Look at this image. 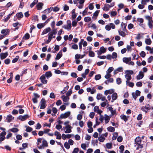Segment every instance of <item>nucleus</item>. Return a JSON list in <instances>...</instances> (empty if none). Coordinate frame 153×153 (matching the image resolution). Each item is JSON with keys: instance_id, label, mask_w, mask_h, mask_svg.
Returning <instances> with one entry per match:
<instances>
[{"instance_id": "9", "label": "nucleus", "mask_w": 153, "mask_h": 153, "mask_svg": "<svg viewBox=\"0 0 153 153\" xmlns=\"http://www.w3.org/2000/svg\"><path fill=\"white\" fill-rule=\"evenodd\" d=\"M14 119V117H13L11 115H9L7 116L6 119V121L8 123L11 122L12 120Z\"/></svg>"}, {"instance_id": "39", "label": "nucleus", "mask_w": 153, "mask_h": 153, "mask_svg": "<svg viewBox=\"0 0 153 153\" xmlns=\"http://www.w3.org/2000/svg\"><path fill=\"white\" fill-rule=\"evenodd\" d=\"M38 2V0H34L32 3L30 4V6L31 8H32Z\"/></svg>"}, {"instance_id": "48", "label": "nucleus", "mask_w": 153, "mask_h": 153, "mask_svg": "<svg viewBox=\"0 0 153 153\" xmlns=\"http://www.w3.org/2000/svg\"><path fill=\"white\" fill-rule=\"evenodd\" d=\"M101 78V75L100 74L96 75L95 76V79L96 80H98Z\"/></svg>"}, {"instance_id": "56", "label": "nucleus", "mask_w": 153, "mask_h": 153, "mask_svg": "<svg viewBox=\"0 0 153 153\" xmlns=\"http://www.w3.org/2000/svg\"><path fill=\"white\" fill-rule=\"evenodd\" d=\"M33 130V129L32 128L28 126L27 127L26 131L27 132H30Z\"/></svg>"}, {"instance_id": "47", "label": "nucleus", "mask_w": 153, "mask_h": 153, "mask_svg": "<svg viewBox=\"0 0 153 153\" xmlns=\"http://www.w3.org/2000/svg\"><path fill=\"white\" fill-rule=\"evenodd\" d=\"M64 146L67 149H69L70 147L69 144L67 142H65L64 144Z\"/></svg>"}, {"instance_id": "35", "label": "nucleus", "mask_w": 153, "mask_h": 153, "mask_svg": "<svg viewBox=\"0 0 153 153\" xmlns=\"http://www.w3.org/2000/svg\"><path fill=\"white\" fill-rule=\"evenodd\" d=\"M76 16V14L75 12V10L73 9L72 11V19H74Z\"/></svg>"}, {"instance_id": "7", "label": "nucleus", "mask_w": 153, "mask_h": 153, "mask_svg": "<svg viewBox=\"0 0 153 153\" xmlns=\"http://www.w3.org/2000/svg\"><path fill=\"white\" fill-rule=\"evenodd\" d=\"M29 117V116L28 114H26L24 116L20 115L19 116L18 119L19 120H21L22 121H24L26 120L27 118Z\"/></svg>"}, {"instance_id": "58", "label": "nucleus", "mask_w": 153, "mask_h": 153, "mask_svg": "<svg viewBox=\"0 0 153 153\" xmlns=\"http://www.w3.org/2000/svg\"><path fill=\"white\" fill-rule=\"evenodd\" d=\"M25 38V39L27 40L28 39L30 38V35L28 33L25 34L23 38Z\"/></svg>"}, {"instance_id": "12", "label": "nucleus", "mask_w": 153, "mask_h": 153, "mask_svg": "<svg viewBox=\"0 0 153 153\" xmlns=\"http://www.w3.org/2000/svg\"><path fill=\"white\" fill-rule=\"evenodd\" d=\"M100 51H98V54H101L102 53H104L106 52V49L103 46L100 48Z\"/></svg>"}, {"instance_id": "42", "label": "nucleus", "mask_w": 153, "mask_h": 153, "mask_svg": "<svg viewBox=\"0 0 153 153\" xmlns=\"http://www.w3.org/2000/svg\"><path fill=\"white\" fill-rule=\"evenodd\" d=\"M106 147L108 149H110L112 147V144L110 143H107L106 144Z\"/></svg>"}, {"instance_id": "38", "label": "nucleus", "mask_w": 153, "mask_h": 153, "mask_svg": "<svg viewBox=\"0 0 153 153\" xmlns=\"http://www.w3.org/2000/svg\"><path fill=\"white\" fill-rule=\"evenodd\" d=\"M118 136V133L116 132H114L113 134V136L112 137V139L113 140H115L117 138V137Z\"/></svg>"}, {"instance_id": "31", "label": "nucleus", "mask_w": 153, "mask_h": 153, "mask_svg": "<svg viewBox=\"0 0 153 153\" xmlns=\"http://www.w3.org/2000/svg\"><path fill=\"white\" fill-rule=\"evenodd\" d=\"M113 100H116L117 97V95L116 93H114L111 96Z\"/></svg>"}, {"instance_id": "54", "label": "nucleus", "mask_w": 153, "mask_h": 153, "mask_svg": "<svg viewBox=\"0 0 153 153\" xmlns=\"http://www.w3.org/2000/svg\"><path fill=\"white\" fill-rule=\"evenodd\" d=\"M116 82L117 83L118 85H119L121 84L122 82L121 79L119 78H117L116 79Z\"/></svg>"}, {"instance_id": "26", "label": "nucleus", "mask_w": 153, "mask_h": 153, "mask_svg": "<svg viewBox=\"0 0 153 153\" xmlns=\"http://www.w3.org/2000/svg\"><path fill=\"white\" fill-rule=\"evenodd\" d=\"M51 30V29L50 27H48L47 28H46L43 31L42 34H45L48 32L50 31Z\"/></svg>"}, {"instance_id": "16", "label": "nucleus", "mask_w": 153, "mask_h": 153, "mask_svg": "<svg viewBox=\"0 0 153 153\" xmlns=\"http://www.w3.org/2000/svg\"><path fill=\"white\" fill-rule=\"evenodd\" d=\"M8 55L7 52L5 53H0V56L1 59L2 60L5 59Z\"/></svg>"}, {"instance_id": "1", "label": "nucleus", "mask_w": 153, "mask_h": 153, "mask_svg": "<svg viewBox=\"0 0 153 153\" xmlns=\"http://www.w3.org/2000/svg\"><path fill=\"white\" fill-rule=\"evenodd\" d=\"M135 143L138 145L137 149H138L139 148H142L143 147L142 144H141V138L140 137H137L135 139Z\"/></svg>"}, {"instance_id": "14", "label": "nucleus", "mask_w": 153, "mask_h": 153, "mask_svg": "<svg viewBox=\"0 0 153 153\" xmlns=\"http://www.w3.org/2000/svg\"><path fill=\"white\" fill-rule=\"evenodd\" d=\"M144 74L143 73L140 71L139 72V74L137 76V79L138 80L142 79L144 77Z\"/></svg>"}, {"instance_id": "27", "label": "nucleus", "mask_w": 153, "mask_h": 153, "mask_svg": "<svg viewBox=\"0 0 153 153\" xmlns=\"http://www.w3.org/2000/svg\"><path fill=\"white\" fill-rule=\"evenodd\" d=\"M53 7H50L44 10L43 12L45 13L48 14L50 13L53 10Z\"/></svg>"}, {"instance_id": "24", "label": "nucleus", "mask_w": 153, "mask_h": 153, "mask_svg": "<svg viewBox=\"0 0 153 153\" xmlns=\"http://www.w3.org/2000/svg\"><path fill=\"white\" fill-rule=\"evenodd\" d=\"M16 16L19 20H20L21 18L23 17V15L22 12L17 13L16 15Z\"/></svg>"}, {"instance_id": "41", "label": "nucleus", "mask_w": 153, "mask_h": 153, "mask_svg": "<svg viewBox=\"0 0 153 153\" xmlns=\"http://www.w3.org/2000/svg\"><path fill=\"white\" fill-rule=\"evenodd\" d=\"M114 70V68L112 67H109L107 71H106L107 74H109L110 73Z\"/></svg>"}, {"instance_id": "23", "label": "nucleus", "mask_w": 153, "mask_h": 153, "mask_svg": "<svg viewBox=\"0 0 153 153\" xmlns=\"http://www.w3.org/2000/svg\"><path fill=\"white\" fill-rule=\"evenodd\" d=\"M43 5V4L41 2L38 3L36 5V7L37 10H41L42 7Z\"/></svg>"}, {"instance_id": "5", "label": "nucleus", "mask_w": 153, "mask_h": 153, "mask_svg": "<svg viewBox=\"0 0 153 153\" xmlns=\"http://www.w3.org/2000/svg\"><path fill=\"white\" fill-rule=\"evenodd\" d=\"M71 114V112L70 111H68L64 114H62L60 115V117L61 119L66 118L68 117Z\"/></svg>"}, {"instance_id": "63", "label": "nucleus", "mask_w": 153, "mask_h": 153, "mask_svg": "<svg viewBox=\"0 0 153 153\" xmlns=\"http://www.w3.org/2000/svg\"><path fill=\"white\" fill-rule=\"evenodd\" d=\"M117 140L118 142H121L123 140V137L121 136H119L117 138Z\"/></svg>"}, {"instance_id": "61", "label": "nucleus", "mask_w": 153, "mask_h": 153, "mask_svg": "<svg viewBox=\"0 0 153 153\" xmlns=\"http://www.w3.org/2000/svg\"><path fill=\"white\" fill-rule=\"evenodd\" d=\"M16 138L18 140H21L22 139V136L20 134H18L16 136Z\"/></svg>"}, {"instance_id": "57", "label": "nucleus", "mask_w": 153, "mask_h": 153, "mask_svg": "<svg viewBox=\"0 0 153 153\" xmlns=\"http://www.w3.org/2000/svg\"><path fill=\"white\" fill-rule=\"evenodd\" d=\"M100 12V10H96L93 14V16L97 17Z\"/></svg>"}, {"instance_id": "29", "label": "nucleus", "mask_w": 153, "mask_h": 153, "mask_svg": "<svg viewBox=\"0 0 153 153\" xmlns=\"http://www.w3.org/2000/svg\"><path fill=\"white\" fill-rule=\"evenodd\" d=\"M123 68L122 67H120L117 68L114 70V74H116L119 72H121L123 71Z\"/></svg>"}, {"instance_id": "44", "label": "nucleus", "mask_w": 153, "mask_h": 153, "mask_svg": "<svg viewBox=\"0 0 153 153\" xmlns=\"http://www.w3.org/2000/svg\"><path fill=\"white\" fill-rule=\"evenodd\" d=\"M42 144L43 146L44 147L48 146V144L47 141L45 139H43V140L42 141Z\"/></svg>"}, {"instance_id": "46", "label": "nucleus", "mask_w": 153, "mask_h": 153, "mask_svg": "<svg viewBox=\"0 0 153 153\" xmlns=\"http://www.w3.org/2000/svg\"><path fill=\"white\" fill-rule=\"evenodd\" d=\"M89 56L90 57H94L95 56V53L93 51H89Z\"/></svg>"}, {"instance_id": "62", "label": "nucleus", "mask_w": 153, "mask_h": 153, "mask_svg": "<svg viewBox=\"0 0 153 153\" xmlns=\"http://www.w3.org/2000/svg\"><path fill=\"white\" fill-rule=\"evenodd\" d=\"M53 9L52 10L55 12H57L59 10V8L57 7H53Z\"/></svg>"}, {"instance_id": "20", "label": "nucleus", "mask_w": 153, "mask_h": 153, "mask_svg": "<svg viewBox=\"0 0 153 153\" xmlns=\"http://www.w3.org/2000/svg\"><path fill=\"white\" fill-rule=\"evenodd\" d=\"M54 135L56 136V138L57 139H61V135L60 133L57 131H56L54 132Z\"/></svg>"}, {"instance_id": "36", "label": "nucleus", "mask_w": 153, "mask_h": 153, "mask_svg": "<svg viewBox=\"0 0 153 153\" xmlns=\"http://www.w3.org/2000/svg\"><path fill=\"white\" fill-rule=\"evenodd\" d=\"M108 130L110 132H113L115 131V128L114 127L112 126H109L107 128Z\"/></svg>"}, {"instance_id": "33", "label": "nucleus", "mask_w": 153, "mask_h": 153, "mask_svg": "<svg viewBox=\"0 0 153 153\" xmlns=\"http://www.w3.org/2000/svg\"><path fill=\"white\" fill-rule=\"evenodd\" d=\"M144 35L143 33H141V34H138L137 35V36L135 38V39L137 40H139L141 38L143 37Z\"/></svg>"}, {"instance_id": "30", "label": "nucleus", "mask_w": 153, "mask_h": 153, "mask_svg": "<svg viewBox=\"0 0 153 153\" xmlns=\"http://www.w3.org/2000/svg\"><path fill=\"white\" fill-rule=\"evenodd\" d=\"M61 98L62 99L63 101L65 102L68 101L69 99V97H66L64 95L62 96Z\"/></svg>"}, {"instance_id": "64", "label": "nucleus", "mask_w": 153, "mask_h": 153, "mask_svg": "<svg viewBox=\"0 0 153 153\" xmlns=\"http://www.w3.org/2000/svg\"><path fill=\"white\" fill-rule=\"evenodd\" d=\"M79 151V149L78 148H75L72 153H78Z\"/></svg>"}, {"instance_id": "55", "label": "nucleus", "mask_w": 153, "mask_h": 153, "mask_svg": "<svg viewBox=\"0 0 153 153\" xmlns=\"http://www.w3.org/2000/svg\"><path fill=\"white\" fill-rule=\"evenodd\" d=\"M10 62V60L9 59H7L4 61V63L7 65L9 64Z\"/></svg>"}, {"instance_id": "8", "label": "nucleus", "mask_w": 153, "mask_h": 153, "mask_svg": "<svg viewBox=\"0 0 153 153\" xmlns=\"http://www.w3.org/2000/svg\"><path fill=\"white\" fill-rule=\"evenodd\" d=\"M10 33V30L8 29H2L1 31V33L4 36V37L7 35H8Z\"/></svg>"}, {"instance_id": "32", "label": "nucleus", "mask_w": 153, "mask_h": 153, "mask_svg": "<svg viewBox=\"0 0 153 153\" xmlns=\"http://www.w3.org/2000/svg\"><path fill=\"white\" fill-rule=\"evenodd\" d=\"M48 35V39L45 42V43H46V44H48L50 42L53 38V36H52L51 35H50V34Z\"/></svg>"}, {"instance_id": "53", "label": "nucleus", "mask_w": 153, "mask_h": 153, "mask_svg": "<svg viewBox=\"0 0 153 153\" xmlns=\"http://www.w3.org/2000/svg\"><path fill=\"white\" fill-rule=\"evenodd\" d=\"M105 140V138L102 136L98 138V140L100 142H103Z\"/></svg>"}, {"instance_id": "4", "label": "nucleus", "mask_w": 153, "mask_h": 153, "mask_svg": "<svg viewBox=\"0 0 153 153\" xmlns=\"http://www.w3.org/2000/svg\"><path fill=\"white\" fill-rule=\"evenodd\" d=\"M39 79L41 83L43 84H47L48 82V81L46 79V77L44 75L42 74L39 78Z\"/></svg>"}, {"instance_id": "43", "label": "nucleus", "mask_w": 153, "mask_h": 153, "mask_svg": "<svg viewBox=\"0 0 153 153\" xmlns=\"http://www.w3.org/2000/svg\"><path fill=\"white\" fill-rule=\"evenodd\" d=\"M105 115L107 116L105 118V124H107L109 122L110 118L106 114H105Z\"/></svg>"}, {"instance_id": "51", "label": "nucleus", "mask_w": 153, "mask_h": 153, "mask_svg": "<svg viewBox=\"0 0 153 153\" xmlns=\"http://www.w3.org/2000/svg\"><path fill=\"white\" fill-rule=\"evenodd\" d=\"M10 16L9 14L6 17H4V19H3L4 22H6L10 18Z\"/></svg>"}, {"instance_id": "22", "label": "nucleus", "mask_w": 153, "mask_h": 153, "mask_svg": "<svg viewBox=\"0 0 153 153\" xmlns=\"http://www.w3.org/2000/svg\"><path fill=\"white\" fill-rule=\"evenodd\" d=\"M120 117L121 119L123 120L124 121L126 122L128 120V118L129 117V116L127 117L125 115L123 114L121 115L120 116Z\"/></svg>"}, {"instance_id": "19", "label": "nucleus", "mask_w": 153, "mask_h": 153, "mask_svg": "<svg viewBox=\"0 0 153 153\" xmlns=\"http://www.w3.org/2000/svg\"><path fill=\"white\" fill-rule=\"evenodd\" d=\"M62 51H61L57 54L55 59L56 60H58L62 57Z\"/></svg>"}, {"instance_id": "34", "label": "nucleus", "mask_w": 153, "mask_h": 153, "mask_svg": "<svg viewBox=\"0 0 153 153\" xmlns=\"http://www.w3.org/2000/svg\"><path fill=\"white\" fill-rule=\"evenodd\" d=\"M45 25V23H39L37 25V26L39 29H41Z\"/></svg>"}, {"instance_id": "11", "label": "nucleus", "mask_w": 153, "mask_h": 153, "mask_svg": "<svg viewBox=\"0 0 153 153\" xmlns=\"http://www.w3.org/2000/svg\"><path fill=\"white\" fill-rule=\"evenodd\" d=\"M127 24L122 22L121 24V27L122 28L121 30L124 31H126V33H127L128 31L126 29V27Z\"/></svg>"}, {"instance_id": "37", "label": "nucleus", "mask_w": 153, "mask_h": 153, "mask_svg": "<svg viewBox=\"0 0 153 153\" xmlns=\"http://www.w3.org/2000/svg\"><path fill=\"white\" fill-rule=\"evenodd\" d=\"M69 88V86L68 85H67L66 87H65L64 89L61 91V94H63L65 93L67 91L68 89Z\"/></svg>"}, {"instance_id": "50", "label": "nucleus", "mask_w": 153, "mask_h": 153, "mask_svg": "<svg viewBox=\"0 0 153 153\" xmlns=\"http://www.w3.org/2000/svg\"><path fill=\"white\" fill-rule=\"evenodd\" d=\"M19 58V56H16V58L14 59L12 61V62L13 63H14L16 62L18 60Z\"/></svg>"}, {"instance_id": "59", "label": "nucleus", "mask_w": 153, "mask_h": 153, "mask_svg": "<svg viewBox=\"0 0 153 153\" xmlns=\"http://www.w3.org/2000/svg\"><path fill=\"white\" fill-rule=\"evenodd\" d=\"M152 20L148 21V25L149 26V28L150 29H152Z\"/></svg>"}, {"instance_id": "45", "label": "nucleus", "mask_w": 153, "mask_h": 153, "mask_svg": "<svg viewBox=\"0 0 153 153\" xmlns=\"http://www.w3.org/2000/svg\"><path fill=\"white\" fill-rule=\"evenodd\" d=\"M84 20L85 22H88L91 21V19L90 17H87L84 18Z\"/></svg>"}, {"instance_id": "18", "label": "nucleus", "mask_w": 153, "mask_h": 153, "mask_svg": "<svg viewBox=\"0 0 153 153\" xmlns=\"http://www.w3.org/2000/svg\"><path fill=\"white\" fill-rule=\"evenodd\" d=\"M125 77L126 79V84L127 85L128 81H129L131 79V75L128 74H126L125 75Z\"/></svg>"}, {"instance_id": "25", "label": "nucleus", "mask_w": 153, "mask_h": 153, "mask_svg": "<svg viewBox=\"0 0 153 153\" xmlns=\"http://www.w3.org/2000/svg\"><path fill=\"white\" fill-rule=\"evenodd\" d=\"M57 33V29H53L52 31L50 32L48 34H50V35H51L52 36H53V35H55Z\"/></svg>"}, {"instance_id": "40", "label": "nucleus", "mask_w": 153, "mask_h": 153, "mask_svg": "<svg viewBox=\"0 0 153 153\" xmlns=\"http://www.w3.org/2000/svg\"><path fill=\"white\" fill-rule=\"evenodd\" d=\"M145 42L148 45H150L152 43V41L150 38L146 39Z\"/></svg>"}, {"instance_id": "60", "label": "nucleus", "mask_w": 153, "mask_h": 153, "mask_svg": "<svg viewBox=\"0 0 153 153\" xmlns=\"http://www.w3.org/2000/svg\"><path fill=\"white\" fill-rule=\"evenodd\" d=\"M71 48L74 49L76 50L78 49V46L76 44H74L72 45Z\"/></svg>"}, {"instance_id": "49", "label": "nucleus", "mask_w": 153, "mask_h": 153, "mask_svg": "<svg viewBox=\"0 0 153 153\" xmlns=\"http://www.w3.org/2000/svg\"><path fill=\"white\" fill-rule=\"evenodd\" d=\"M111 56L112 59H116L117 57V53L115 52H113Z\"/></svg>"}, {"instance_id": "10", "label": "nucleus", "mask_w": 153, "mask_h": 153, "mask_svg": "<svg viewBox=\"0 0 153 153\" xmlns=\"http://www.w3.org/2000/svg\"><path fill=\"white\" fill-rule=\"evenodd\" d=\"M118 32L119 34L123 37H125L127 34L126 31H124L120 29L118 30Z\"/></svg>"}, {"instance_id": "13", "label": "nucleus", "mask_w": 153, "mask_h": 153, "mask_svg": "<svg viewBox=\"0 0 153 153\" xmlns=\"http://www.w3.org/2000/svg\"><path fill=\"white\" fill-rule=\"evenodd\" d=\"M110 8V5L107 4H105L102 9L104 11H107L109 10Z\"/></svg>"}, {"instance_id": "28", "label": "nucleus", "mask_w": 153, "mask_h": 153, "mask_svg": "<svg viewBox=\"0 0 153 153\" xmlns=\"http://www.w3.org/2000/svg\"><path fill=\"white\" fill-rule=\"evenodd\" d=\"M19 131V129L17 128H13L11 129H9L8 130V132L10 131L12 132L13 133H16L17 132Z\"/></svg>"}, {"instance_id": "21", "label": "nucleus", "mask_w": 153, "mask_h": 153, "mask_svg": "<svg viewBox=\"0 0 153 153\" xmlns=\"http://www.w3.org/2000/svg\"><path fill=\"white\" fill-rule=\"evenodd\" d=\"M43 74L44 75L47 79L51 77L52 75L51 72L50 71H47L46 72L45 74Z\"/></svg>"}, {"instance_id": "2", "label": "nucleus", "mask_w": 153, "mask_h": 153, "mask_svg": "<svg viewBox=\"0 0 153 153\" xmlns=\"http://www.w3.org/2000/svg\"><path fill=\"white\" fill-rule=\"evenodd\" d=\"M67 25H64L62 26L63 28L67 29L68 30H70L71 28V22L70 20H68L67 21Z\"/></svg>"}, {"instance_id": "6", "label": "nucleus", "mask_w": 153, "mask_h": 153, "mask_svg": "<svg viewBox=\"0 0 153 153\" xmlns=\"http://www.w3.org/2000/svg\"><path fill=\"white\" fill-rule=\"evenodd\" d=\"M41 103L40 109H44L46 107V101L45 99L42 98L40 101Z\"/></svg>"}, {"instance_id": "52", "label": "nucleus", "mask_w": 153, "mask_h": 153, "mask_svg": "<svg viewBox=\"0 0 153 153\" xmlns=\"http://www.w3.org/2000/svg\"><path fill=\"white\" fill-rule=\"evenodd\" d=\"M140 55L143 58L146 55L145 52L144 51H142L140 54Z\"/></svg>"}, {"instance_id": "15", "label": "nucleus", "mask_w": 153, "mask_h": 153, "mask_svg": "<svg viewBox=\"0 0 153 153\" xmlns=\"http://www.w3.org/2000/svg\"><path fill=\"white\" fill-rule=\"evenodd\" d=\"M66 128V131H65V133H69L71 132V127L69 125H67L65 127Z\"/></svg>"}, {"instance_id": "3", "label": "nucleus", "mask_w": 153, "mask_h": 153, "mask_svg": "<svg viewBox=\"0 0 153 153\" xmlns=\"http://www.w3.org/2000/svg\"><path fill=\"white\" fill-rule=\"evenodd\" d=\"M150 109V105L149 104H146L145 106H143L141 108V110L144 111L146 113L148 112Z\"/></svg>"}, {"instance_id": "17", "label": "nucleus", "mask_w": 153, "mask_h": 153, "mask_svg": "<svg viewBox=\"0 0 153 153\" xmlns=\"http://www.w3.org/2000/svg\"><path fill=\"white\" fill-rule=\"evenodd\" d=\"M131 60V57L129 58L123 57V62L126 64H128V62H130Z\"/></svg>"}]
</instances>
